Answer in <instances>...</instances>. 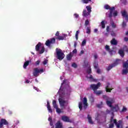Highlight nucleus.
<instances>
[{
  "label": "nucleus",
  "mask_w": 128,
  "mask_h": 128,
  "mask_svg": "<svg viewBox=\"0 0 128 128\" xmlns=\"http://www.w3.org/2000/svg\"><path fill=\"white\" fill-rule=\"evenodd\" d=\"M83 108H84V110H86V108H88V98H86V97H84V100H83Z\"/></svg>",
  "instance_id": "13"
},
{
  "label": "nucleus",
  "mask_w": 128,
  "mask_h": 128,
  "mask_svg": "<svg viewBox=\"0 0 128 128\" xmlns=\"http://www.w3.org/2000/svg\"><path fill=\"white\" fill-rule=\"evenodd\" d=\"M96 72H97V74H100V69L98 68L97 70H96Z\"/></svg>",
  "instance_id": "56"
},
{
  "label": "nucleus",
  "mask_w": 128,
  "mask_h": 128,
  "mask_svg": "<svg viewBox=\"0 0 128 128\" xmlns=\"http://www.w3.org/2000/svg\"><path fill=\"white\" fill-rule=\"evenodd\" d=\"M90 100L91 102H94V99L93 97H91L90 98Z\"/></svg>",
  "instance_id": "55"
},
{
  "label": "nucleus",
  "mask_w": 128,
  "mask_h": 128,
  "mask_svg": "<svg viewBox=\"0 0 128 128\" xmlns=\"http://www.w3.org/2000/svg\"><path fill=\"white\" fill-rule=\"evenodd\" d=\"M118 54H120L122 58H124V52L122 50H118Z\"/></svg>",
  "instance_id": "23"
},
{
  "label": "nucleus",
  "mask_w": 128,
  "mask_h": 128,
  "mask_svg": "<svg viewBox=\"0 0 128 128\" xmlns=\"http://www.w3.org/2000/svg\"><path fill=\"white\" fill-rule=\"evenodd\" d=\"M82 4H90V2H92V0H81Z\"/></svg>",
  "instance_id": "22"
},
{
  "label": "nucleus",
  "mask_w": 128,
  "mask_h": 128,
  "mask_svg": "<svg viewBox=\"0 0 128 128\" xmlns=\"http://www.w3.org/2000/svg\"><path fill=\"white\" fill-rule=\"evenodd\" d=\"M90 13L88 12H86V10H84L82 12V16H84L85 18H86V16H90Z\"/></svg>",
  "instance_id": "17"
},
{
  "label": "nucleus",
  "mask_w": 128,
  "mask_h": 128,
  "mask_svg": "<svg viewBox=\"0 0 128 128\" xmlns=\"http://www.w3.org/2000/svg\"><path fill=\"white\" fill-rule=\"evenodd\" d=\"M106 30L107 32H110V26H107Z\"/></svg>",
  "instance_id": "58"
},
{
  "label": "nucleus",
  "mask_w": 128,
  "mask_h": 128,
  "mask_svg": "<svg viewBox=\"0 0 128 128\" xmlns=\"http://www.w3.org/2000/svg\"><path fill=\"white\" fill-rule=\"evenodd\" d=\"M95 93L96 94V96H100V94H102V90H98V91H96Z\"/></svg>",
  "instance_id": "35"
},
{
  "label": "nucleus",
  "mask_w": 128,
  "mask_h": 128,
  "mask_svg": "<svg viewBox=\"0 0 128 128\" xmlns=\"http://www.w3.org/2000/svg\"><path fill=\"white\" fill-rule=\"evenodd\" d=\"M40 46H42V43L39 42L36 46V52H39V54H42L44 52V46H42L41 50H40Z\"/></svg>",
  "instance_id": "5"
},
{
  "label": "nucleus",
  "mask_w": 128,
  "mask_h": 128,
  "mask_svg": "<svg viewBox=\"0 0 128 128\" xmlns=\"http://www.w3.org/2000/svg\"><path fill=\"white\" fill-rule=\"evenodd\" d=\"M56 108V112L58 114H61V112H64L62 111L60 108L57 107Z\"/></svg>",
  "instance_id": "34"
},
{
  "label": "nucleus",
  "mask_w": 128,
  "mask_h": 128,
  "mask_svg": "<svg viewBox=\"0 0 128 128\" xmlns=\"http://www.w3.org/2000/svg\"><path fill=\"white\" fill-rule=\"evenodd\" d=\"M110 34L112 36H116V33L114 31H112Z\"/></svg>",
  "instance_id": "48"
},
{
  "label": "nucleus",
  "mask_w": 128,
  "mask_h": 128,
  "mask_svg": "<svg viewBox=\"0 0 128 128\" xmlns=\"http://www.w3.org/2000/svg\"><path fill=\"white\" fill-rule=\"evenodd\" d=\"M56 56L58 60H62L64 58V56H66L62 50L58 48L56 49Z\"/></svg>",
  "instance_id": "2"
},
{
  "label": "nucleus",
  "mask_w": 128,
  "mask_h": 128,
  "mask_svg": "<svg viewBox=\"0 0 128 128\" xmlns=\"http://www.w3.org/2000/svg\"><path fill=\"white\" fill-rule=\"evenodd\" d=\"M127 0H120V2L123 4H126L128 2Z\"/></svg>",
  "instance_id": "43"
},
{
  "label": "nucleus",
  "mask_w": 128,
  "mask_h": 128,
  "mask_svg": "<svg viewBox=\"0 0 128 128\" xmlns=\"http://www.w3.org/2000/svg\"><path fill=\"white\" fill-rule=\"evenodd\" d=\"M62 120L63 122H72V120L70 119V118L68 116H62Z\"/></svg>",
  "instance_id": "10"
},
{
  "label": "nucleus",
  "mask_w": 128,
  "mask_h": 128,
  "mask_svg": "<svg viewBox=\"0 0 128 128\" xmlns=\"http://www.w3.org/2000/svg\"><path fill=\"white\" fill-rule=\"evenodd\" d=\"M87 72L88 74H92V68H89L87 70Z\"/></svg>",
  "instance_id": "44"
},
{
  "label": "nucleus",
  "mask_w": 128,
  "mask_h": 128,
  "mask_svg": "<svg viewBox=\"0 0 128 128\" xmlns=\"http://www.w3.org/2000/svg\"><path fill=\"white\" fill-rule=\"evenodd\" d=\"M42 64L44 66H46V64H48V60H46L44 61H43Z\"/></svg>",
  "instance_id": "50"
},
{
  "label": "nucleus",
  "mask_w": 128,
  "mask_h": 128,
  "mask_svg": "<svg viewBox=\"0 0 128 128\" xmlns=\"http://www.w3.org/2000/svg\"><path fill=\"white\" fill-rule=\"evenodd\" d=\"M94 58L95 60H96V58H98V54H94Z\"/></svg>",
  "instance_id": "63"
},
{
  "label": "nucleus",
  "mask_w": 128,
  "mask_h": 128,
  "mask_svg": "<svg viewBox=\"0 0 128 128\" xmlns=\"http://www.w3.org/2000/svg\"><path fill=\"white\" fill-rule=\"evenodd\" d=\"M126 110H128V108H126L124 106L121 112H126Z\"/></svg>",
  "instance_id": "42"
},
{
  "label": "nucleus",
  "mask_w": 128,
  "mask_h": 128,
  "mask_svg": "<svg viewBox=\"0 0 128 128\" xmlns=\"http://www.w3.org/2000/svg\"><path fill=\"white\" fill-rule=\"evenodd\" d=\"M40 62V60H37L35 64L36 66H38Z\"/></svg>",
  "instance_id": "52"
},
{
  "label": "nucleus",
  "mask_w": 128,
  "mask_h": 128,
  "mask_svg": "<svg viewBox=\"0 0 128 128\" xmlns=\"http://www.w3.org/2000/svg\"><path fill=\"white\" fill-rule=\"evenodd\" d=\"M56 44V38H52L51 39H50V40H48L46 41L45 44L47 46H50V44Z\"/></svg>",
  "instance_id": "9"
},
{
  "label": "nucleus",
  "mask_w": 128,
  "mask_h": 128,
  "mask_svg": "<svg viewBox=\"0 0 128 128\" xmlns=\"http://www.w3.org/2000/svg\"><path fill=\"white\" fill-rule=\"evenodd\" d=\"M4 126H8V122L6 119L2 118L0 121V128H2V126H4Z\"/></svg>",
  "instance_id": "12"
},
{
  "label": "nucleus",
  "mask_w": 128,
  "mask_h": 128,
  "mask_svg": "<svg viewBox=\"0 0 128 128\" xmlns=\"http://www.w3.org/2000/svg\"><path fill=\"white\" fill-rule=\"evenodd\" d=\"M124 42H128V37H124Z\"/></svg>",
  "instance_id": "61"
},
{
  "label": "nucleus",
  "mask_w": 128,
  "mask_h": 128,
  "mask_svg": "<svg viewBox=\"0 0 128 128\" xmlns=\"http://www.w3.org/2000/svg\"><path fill=\"white\" fill-rule=\"evenodd\" d=\"M112 14H113L114 16H118V11L115 10V11H114V12H112Z\"/></svg>",
  "instance_id": "41"
},
{
  "label": "nucleus",
  "mask_w": 128,
  "mask_h": 128,
  "mask_svg": "<svg viewBox=\"0 0 128 128\" xmlns=\"http://www.w3.org/2000/svg\"><path fill=\"white\" fill-rule=\"evenodd\" d=\"M52 104L54 108H58V104H56V100L52 101Z\"/></svg>",
  "instance_id": "29"
},
{
  "label": "nucleus",
  "mask_w": 128,
  "mask_h": 128,
  "mask_svg": "<svg viewBox=\"0 0 128 128\" xmlns=\"http://www.w3.org/2000/svg\"><path fill=\"white\" fill-rule=\"evenodd\" d=\"M112 101H107L106 104L110 108V110L112 112H118L120 110V107L118 106V104H116L115 106H112Z\"/></svg>",
  "instance_id": "1"
},
{
  "label": "nucleus",
  "mask_w": 128,
  "mask_h": 128,
  "mask_svg": "<svg viewBox=\"0 0 128 128\" xmlns=\"http://www.w3.org/2000/svg\"><path fill=\"white\" fill-rule=\"evenodd\" d=\"M86 8L89 14H90V12H92V7H90V6H86Z\"/></svg>",
  "instance_id": "31"
},
{
  "label": "nucleus",
  "mask_w": 128,
  "mask_h": 128,
  "mask_svg": "<svg viewBox=\"0 0 128 128\" xmlns=\"http://www.w3.org/2000/svg\"><path fill=\"white\" fill-rule=\"evenodd\" d=\"M114 126V123L110 124L109 125V128H113Z\"/></svg>",
  "instance_id": "47"
},
{
  "label": "nucleus",
  "mask_w": 128,
  "mask_h": 128,
  "mask_svg": "<svg viewBox=\"0 0 128 128\" xmlns=\"http://www.w3.org/2000/svg\"><path fill=\"white\" fill-rule=\"evenodd\" d=\"M78 108L80 110H82V102H79Z\"/></svg>",
  "instance_id": "33"
},
{
  "label": "nucleus",
  "mask_w": 128,
  "mask_h": 128,
  "mask_svg": "<svg viewBox=\"0 0 128 128\" xmlns=\"http://www.w3.org/2000/svg\"><path fill=\"white\" fill-rule=\"evenodd\" d=\"M93 66H94V68L96 70L97 68H98V62H95L94 64H93Z\"/></svg>",
  "instance_id": "30"
},
{
  "label": "nucleus",
  "mask_w": 128,
  "mask_h": 128,
  "mask_svg": "<svg viewBox=\"0 0 128 128\" xmlns=\"http://www.w3.org/2000/svg\"><path fill=\"white\" fill-rule=\"evenodd\" d=\"M105 50L107 51V52H110V46L108 45H106L105 46Z\"/></svg>",
  "instance_id": "37"
},
{
  "label": "nucleus",
  "mask_w": 128,
  "mask_h": 128,
  "mask_svg": "<svg viewBox=\"0 0 128 128\" xmlns=\"http://www.w3.org/2000/svg\"><path fill=\"white\" fill-rule=\"evenodd\" d=\"M108 52L111 56H112V52H114V50H110V51H108Z\"/></svg>",
  "instance_id": "54"
},
{
  "label": "nucleus",
  "mask_w": 128,
  "mask_h": 128,
  "mask_svg": "<svg viewBox=\"0 0 128 128\" xmlns=\"http://www.w3.org/2000/svg\"><path fill=\"white\" fill-rule=\"evenodd\" d=\"M122 28H126V22H123L122 24Z\"/></svg>",
  "instance_id": "46"
},
{
  "label": "nucleus",
  "mask_w": 128,
  "mask_h": 128,
  "mask_svg": "<svg viewBox=\"0 0 128 128\" xmlns=\"http://www.w3.org/2000/svg\"><path fill=\"white\" fill-rule=\"evenodd\" d=\"M96 106L98 108H102V104H97Z\"/></svg>",
  "instance_id": "57"
},
{
  "label": "nucleus",
  "mask_w": 128,
  "mask_h": 128,
  "mask_svg": "<svg viewBox=\"0 0 128 128\" xmlns=\"http://www.w3.org/2000/svg\"><path fill=\"white\" fill-rule=\"evenodd\" d=\"M30 64V61L28 60L26 61L24 64V68H26V66H28Z\"/></svg>",
  "instance_id": "28"
},
{
  "label": "nucleus",
  "mask_w": 128,
  "mask_h": 128,
  "mask_svg": "<svg viewBox=\"0 0 128 128\" xmlns=\"http://www.w3.org/2000/svg\"><path fill=\"white\" fill-rule=\"evenodd\" d=\"M86 32L88 34H90V27H87L86 28Z\"/></svg>",
  "instance_id": "32"
},
{
  "label": "nucleus",
  "mask_w": 128,
  "mask_h": 128,
  "mask_svg": "<svg viewBox=\"0 0 128 128\" xmlns=\"http://www.w3.org/2000/svg\"><path fill=\"white\" fill-rule=\"evenodd\" d=\"M42 72H44V69L39 70L38 68H36L34 69L33 76L36 78H38V74H42Z\"/></svg>",
  "instance_id": "6"
},
{
  "label": "nucleus",
  "mask_w": 128,
  "mask_h": 128,
  "mask_svg": "<svg viewBox=\"0 0 128 128\" xmlns=\"http://www.w3.org/2000/svg\"><path fill=\"white\" fill-rule=\"evenodd\" d=\"M85 26H88V24H90V21H88V20H86L85 21Z\"/></svg>",
  "instance_id": "40"
},
{
  "label": "nucleus",
  "mask_w": 128,
  "mask_h": 128,
  "mask_svg": "<svg viewBox=\"0 0 128 128\" xmlns=\"http://www.w3.org/2000/svg\"><path fill=\"white\" fill-rule=\"evenodd\" d=\"M111 26H112V28H116V24H114V22H112L111 24Z\"/></svg>",
  "instance_id": "45"
},
{
  "label": "nucleus",
  "mask_w": 128,
  "mask_h": 128,
  "mask_svg": "<svg viewBox=\"0 0 128 128\" xmlns=\"http://www.w3.org/2000/svg\"><path fill=\"white\" fill-rule=\"evenodd\" d=\"M74 16L75 18H78V16H80L78 14H74Z\"/></svg>",
  "instance_id": "49"
},
{
  "label": "nucleus",
  "mask_w": 128,
  "mask_h": 128,
  "mask_svg": "<svg viewBox=\"0 0 128 128\" xmlns=\"http://www.w3.org/2000/svg\"><path fill=\"white\" fill-rule=\"evenodd\" d=\"M78 34H80V31L78 30L76 31V40H78Z\"/></svg>",
  "instance_id": "36"
},
{
  "label": "nucleus",
  "mask_w": 128,
  "mask_h": 128,
  "mask_svg": "<svg viewBox=\"0 0 128 128\" xmlns=\"http://www.w3.org/2000/svg\"><path fill=\"white\" fill-rule=\"evenodd\" d=\"M120 60L116 59L113 64L109 65V66L106 68V70H108V72H110L112 68H114V66H116L118 64H120Z\"/></svg>",
  "instance_id": "4"
},
{
  "label": "nucleus",
  "mask_w": 128,
  "mask_h": 128,
  "mask_svg": "<svg viewBox=\"0 0 128 128\" xmlns=\"http://www.w3.org/2000/svg\"><path fill=\"white\" fill-rule=\"evenodd\" d=\"M102 98H103L106 100V104L107 102H112V100L108 98V96L106 95H103Z\"/></svg>",
  "instance_id": "19"
},
{
  "label": "nucleus",
  "mask_w": 128,
  "mask_h": 128,
  "mask_svg": "<svg viewBox=\"0 0 128 128\" xmlns=\"http://www.w3.org/2000/svg\"><path fill=\"white\" fill-rule=\"evenodd\" d=\"M88 78H90V80H94V78L92 77V75H90V77H88Z\"/></svg>",
  "instance_id": "60"
},
{
  "label": "nucleus",
  "mask_w": 128,
  "mask_h": 128,
  "mask_svg": "<svg viewBox=\"0 0 128 128\" xmlns=\"http://www.w3.org/2000/svg\"><path fill=\"white\" fill-rule=\"evenodd\" d=\"M34 90H35L37 92H38V90H39V89L38 88L36 87V86H34Z\"/></svg>",
  "instance_id": "62"
},
{
  "label": "nucleus",
  "mask_w": 128,
  "mask_h": 128,
  "mask_svg": "<svg viewBox=\"0 0 128 128\" xmlns=\"http://www.w3.org/2000/svg\"><path fill=\"white\" fill-rule=\"evenodd\" d=\"M110 82H108L107 83V86L106 87V92H111L112 90V88H110Z\"/></svg>",
  "instance_id": "15"
},
{
  "label": "nucleus",
  "mask_w": 128,
  "mask_h": 128,
  "mask_svg": "<svg viewBox=\"0 0 128 128\" xmlns=\"http://www.w3.org/2000/svg\"><path fill=\"white\" fill-rule=\"evenodd\" d=\"M47 108L49 112H50L51 114L52 113V110L50 108V102H47Z\"/></svg>",
  "instance_id": "20"
},
{
  "label": "nucleus",
  "mask_w": 128,
  "mask_h": 128,
  "mask_svg": "<svg viewBox=\"0 0 128 128\" xmlns=\"http://www.w3.org/2000/svg\"><path fill=\"white\" fill-rule=\"evenodd\" d=\"M110 44L112 46H116L118 44V41L116 38H114L110 40Z\"/></svg>",
  "instance_id": "18"
},
{
  "label": "nucleus",
  "mask_w": 128,
  "mask_h": 128,
  "mask_svg": "<svg viewBox=\"0 0 128 128\" xmlns=\"http://www.w3.org/2000/svg\"><path fill=\"white\" fill-rule=\"evenodd\" d=\"M63 128L62 127V123L60 122V121L58 120L56 124V128Z\"/></svg>",
  "instance_id": "16"
},
{
  "label": "nucleus",
  "mask_w": 128,
  "mask_h": 128,
  "mask_svg": "<svg viewBox=\"0 0 128 128\" xmlns=\"http://www.w3.org/2000/svg\"><path fill=\"white\" fill-rule=\"evenodd\" d=\"M100 87V82H98L97 84H92L90 86V90H92L94 92H96V90H98L99 88Z\"/></svg>",
  "instance_id": "8"
},
{
  "label": "nucleus",
  "mask_w": 128,
  "mask_h": 128,
  "mask_svg": "<svg viewBox=\"0 0 128 128\" xmlns=\"http://www.w3.org/2000/svg\"><path fill=\"white\" fill-rule=\"evenodd\" d=\"M102 28H106V23L104 20H102L100 23Z\"/></svg>",
  "instance_id": "27"
},
{
  "label": "nucleus",
  "mask_w": 128,
  "mask_h": 128,
  "mask_svg": "<svg viewBox=\"0 0 128 128\" xmlns=\"http://www.w3.org/2000/svg\"><path fill=\"white\" fill-rule=\"evenodd\" d=\"M128 68H125V69H123L122 70V74L126 75L128 74Z\"/></svg>",
  "instance_id": "24"
},
{
  "label": "nucleus",
  "mask_w": 128,
  "mask_h": 128,
  "mask_svg": "<svg viewBox=\"0 0 128 128\" xmlns=\"http://www.w3.org/2000/svg\"><path fill=\"white\" fill-rule=\"evenodd\" d=\"M104 8H105V10H110V12L108 14V18H112V17L113 10H116V7H110V5L106 4L104 6Z\"/></svg>",
  "instance_id": "3"
},
{
  "label": "nucleus",
  "mask_w": 128,
  "mask_h": 128,
  "mask_svg": "<svg viewBox=\"0 0 128 128\" xmlns=\"http://www.w3.org/2000/svg\"><path fill=\"white\" fill-rule=\"evenodd\" d=\"M72 66L74 68H78V65L75 62H74L72 64Z\"/></svg>",
  "instance_id": "39"
},
{
  "label": "nucleus",
  "mask_w": 128,
  "mask_h": 128,
  "mask_svg": "<svg viewBox=\"0 0 128 128\" xmlns=\"http://www.w3.org/2000/svg\"><path fill=\"white\" fill-rule=\"evenodd\" d=\"M114 122V124H115L116 128H120V126L122 125V120H120L118 121V122H116V119H114V117L112 116L110 120V122Z\"/></svg>",
  "instance_id": "7"
},
{
  "label": "nucleus",
  "mask_w": 128,
  "mask_h": 128,
  "mask_svg": "<svg viewBox=\"0 0 128 128\" xmlns=\"http://www.w3.org/2000/svg\"><path fill=\"white\" fill-rule=\"evenodd\" d=\"M86 40H84L82 42V46H86Z\"/></svg>",
  "instance_id": "38"
},
{
  "label": "nucleus",
  "mask_w": 128,
  "mask_h": 128,
  "mask_svg": "<svg viewBox=\"0 0 128 128\" xmlns=\"http://www.w3.org/2000/svg\"><path fill=\"white\" fill-rule=\"evenodd\" d=\"M88 120L89 124H94V121H92V116H90L88 115Z\"/></svg>",
  "instance_id": "21"
},
{
  "label": "nucleus",
  "mask_w": 128,
  "mask_h": 128,
  "mask_svg": "<svg viewBox=\"0 0 128 128\" xmlns=\"http://www.w3.org/2000/svg\"><path fill=\"white\" fill-rule=\"evenodd\" d=\"M84 54V50H82L80 52V54H79V56H82V54Z\"/></svg>",
  "instance_id": "51"
},
{
  "label": "nucleus",
  "mask_w": 128,
  "mask_h": 128,
  "mask_svg": "<svg viewBox=\"0 0 128 128\" xmlns=\"http://www.w3.org/2000/svg\"><path fill=\"white\" fill-rule=\"evenodd\" d=\"M66 36H68L67 34H64V36H58V37H56L55 38V40H66Z\"/></svg>",
  "instance_id": "14"
},
{
  "label": "nucleus",
  "mask_w": 128,
  "mask_h": 128,
  "mask_svg": "<svg viewBox=\"0 0 128 128\" xmlns=\"http://www.w3.org/2000/svg\"><path fill=\"white\" fill-rule=\"evenodd\" d=\"M55 36H58V38L60 36V32L58 31L56 32L55 34Z\"/></svg>",
  "instance_id": "53"
},
{
  "label": "nucleus",
  "mask_w": 128,
  "mask_h": 128,
  "mask_svg": "<svg viewBox=\"0 0 128 128\" xmlns=\"http://www.w3.org/2000/svg\"><path fill=\"white\" fill-rule=\"evenodd\" d=\"M73 52L74 54H76V52H78V50H76V49H75L73 50Z\"/></svg>",
  "instance_id": "64"
},
{
  "label": "nucleus",
  "mask_w": 128,
  "mask_h": 128,
  "mask_svg": "<svg viewBox=\"0 0 128 128\" xmlns=\"http://www.w3.org/2000/svg\"><path fill=\"white\" fill-rule=\"evenodd\" d=\"M48 120L49 121V122H52V117H49L48 118Z\"/></svg>",
  "instance_id": "59"
},
{
  "label": "nucleus",
  "mask_w": 128,
  "mask_h": 128,
  "mask_svg": "<svg viewBox=\"0 0 128 128\" xmlns=\"http://www.w3.org/2000/svg\"><path fill=\"white\" fill-rule=\"evenodd\" d=\"M58 102L61 108H64V104H68V102L62 100V98L58 99Z\"/></svg>",
  "instance_id": "11"
},
{
  "label": "nucleus",
  "mask_w": 128,
  "mask_h": 128,
  "mask_svg": "<svg viewBox=\"0 0 128 128\" xmlns=\"http://www.w3.org/2000/svg\"><path fill=\"white\" fill-rule=\"evenodd\" d=\"M72 58V53H70L66 56V60H70Z\"/></svg>",
  "instance_id": "25"
},
{
  "label": "nucleus",
  "mask_w": 128,
  "mask_h": 128,
  "mask_svg": "<svg viewBox=\"0 0 128 128\" xmlns=\"http://www.w3.org/2000/svg\"><path fill=\"white\" fill-rule=\"evenodd\" d=\"M124 68H128V60L123 64Z\"/></svg>",
  "instance_id": "26"
}]
</instances>
